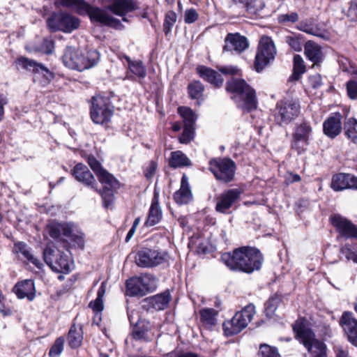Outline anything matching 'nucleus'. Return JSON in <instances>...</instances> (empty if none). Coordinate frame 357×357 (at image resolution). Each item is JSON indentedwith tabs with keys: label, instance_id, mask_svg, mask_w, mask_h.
Returning a JSON list of instances; mask_svg holds the SVG:
<instances>
[{
	"label": "nucleus",
	"instance_id": "nucleus-1",
	"mask_svg": "<svg viewBox=\"0 0 357 357\" xmlns=\"http://www.w3.org/2000/svg\"><path fill=\"white\" fill-rule=\"evenodd\" d=\"M222 262L231 271L251 273L261 268L263 256L259 250L250 247L237 248L222 255Z\"/></svg>",
	"mask_w": 357,
	"mask_h": 357
},
{
	"label": "nucleus",
	"instance_id": "nucleus-2",
	"mask_svg": "<svg viewBox=\"0 0 357 357\" xmlns=\"http://www.w3.org/2000/svg\"><path fill=\"white\" fill-rule=\"evenodd\" d=\"M62 59L64 65L68 68L82 72L98 64L100 61V53L96 50L83 52L68 47Z\"/></svg>",
	"mask_w": 357,
	"mask_h": 357
},
{
	"label": "nucleus",
	"instance_id": "nucleus-3",
	"mask_svg": "<svg viewBox=\"0 0 357 357\" xmlns=\"http://www.w3.org/2000/svg\"><path fill=\"white\" fill-rule=\"evenodd\" d=\"M296 338L302 343L312 357H327L325 344L315 338L314 332L303 319H299L293 325Z\"/></svg>",
	"mask_w": 357,
	"mask_h": 357
},
{
	"label": "nucleus",
	"instance_id": "nucleus-4",
	"mask_svg": "<svg viewBox=\"0 0 357 357\" xmlns=\"http://www.w3.org/2000/svg\"><path fill=\"white\" fill-rule=\"evenodd\" d=\"M226 89L236 94L232 98L235 99L237 106L243 110L250 112L257 108L255 91L244 79H231L227 82Z\"/></svg>",
	"mask_w": 357,
	"mask_h": 357
},
{
	"label": "nucleus",
	"instance_id": "nucleus-5",
	"mask_svg": "<svg viewBox=\"0 0 357 357\" xmlns=\"http://www.w3.org/2000/svg\"><path fill=\"white\" fill-rule=\"evenodd\" d=\"M43 258L51 269L56 273H68L74 266L70 254L47 247L43 251Z\"/></svg>",
	"mask_w": 357,
	"mask_h": 357
},
{
	"label": "nucleus",
	"instance_id": "nucleus-6",
	"mask_svg": "<svg viewBox=\"0 0 357 357\" xmlns=\"http://www.w3.org/2000/svg\"><path fill=\"white\" fill-rule=\"evenodd\" d=\"M255 314V307L253 304L245 306L241 312H236L230 321L223 324L225 334L232 336L239 333L251 321Z\"/></svg>",
	"mask_w": 357,
	"mask_h": 357
},
{
	"label": "nucleus",
	"instance_id": "nucleus-7",
	"mask_svg": "<svg viewBox=\"0 0 357 357\" xmlns=\"http://www.w3.org/2000/svg\"><path fill=\"white\" fill-rule=\"evenodd\" d=\"M301 114L300 103L294 100H282L276 104L273 112L275 122L280 126H287Z\"/></svg>",
	"mask_w": 357,
	"mask_h": 357
},
{
	"label": "nucleus",
	"instance_id": "nucleus-8",
	"mask_svg": "<svg viewBox=\"0 0 357 357\" xmlns=\"http://www.w3.org/2000/svg\"><path fill=\"white\" fill-rule=\"evenodd\" d=\"M313 131L312 126L310 121L302 120L295 124L291 148L298 154L303 153L309 144V140Z\"/></svg>",
	"mask_w": 357,
	"mask_h": 357
},
{
	"label": "nucleus",
	"instance_id": "nucleus-9",
	"mask_svg": "<svg viewBox=\"0 0 357 357\" xmlns=\"http://www.w3.org/2000/svg\"><path fill=\"white\" fill-rule=\"evenodd\" d=\"M235 169V162L229 158H214L209 162V169L217 180L223 183H229L233 180Z\"/></svg>",
	"mask_w": 357,
	"mask_h": 357
},
{
	"label": "nucleus",
	"instance_id": "nucleus-10",
	"mask_svg": "<svg viewBox=\"0 0 357 357\" xmlns=\"http://www.w3.org/2000/svg\"><path fill=\"white\" fill-rule=\"evenodd\" d=\"M114 113L109 101L100 96H93L91 108V118L96 124H103L110 121Z\"/></svg>",
	"mask_w": 357,
	"mask_h": 357
},
{
	"label": "nucleus",
	"instance_id": "nucleus-11",
	"mask_svg": "<svg viewBox=\"0 0 357 357\" xmlns=\"http://www.w3.org/2000/svg\"><path fill=\"white\" fill-rule=\"evenodd\" d=\"M276 48L271 38L264 36L260 40L255 60V68L261 71L276 55Z\"/></svg>",
	"mask_w": 357,
	"mask_h": 357
},
{
	"label": "nucleus",
	"instance_id": "nucleus-12",
	"mask_svg": "<svg viewBox=\"0 0 357 357\" xmlns=\"http://www.w3.org/2000/svg\"><path fill=\"white\" fill-rule=\"evenodd\" d=\"M49 29L51 31H61L70 33L79 26V20L70 15L59 13H53L47 20Z\"/></svg>",
	"mask_w": 357,
	"mask_h": 357
},
{
	"label": "nucleus",
	"instance_id": "nucleus-13",
	"mask_svg": "<svg viewBox=\"0 0 357 357\" xmlns=\"http://www.w3.org/2000/svg\"><path fill=\"white\" fill-rule=\"evenodd\" d=\"M167 253L157 250L142 248L135 256V262L138 266L150 268L158 266L167 261Z\"/></svg>",
	"mask_w": 357,
	"mask_h": 357
},
{
	"label": "nucleus",
	"instance_id": "nucleus-14",
	"mask_svg": "<svg viewBox=\"0 0 357 357\" xmlns=\"http://www.w3.org/2000/svg\"><path fill=\"white\" fill-rule=\"evenodd\" d=\"M222 50L231 54H240L249 47L248 38L238 33H229L225 38Z\"/></svg>",
	"mask_w": 357,
	"mask_h": 357
},
{
	"label": "nucleus",
	"instance_id": "nucleus-15",
	"mask_svg": "<svg viewBox=\"0 0 357 357\" xmlns=\"http://www.w3.org/2000/svg\"><path fill=\"white\" fill-rule=\"evenodd\" d=\"M241 190L232 188L224 191L216 198L215 210L221 213H228L234 204L240 199Z\"/></svg>",
	"mask_w": 357,
	"mask_h": 357
},
{
	"label": "nucleus",
	"instance_id": "nucleus-16",
	"mask_svg": "<svg viewBox=\"0 0 357 357\" xmlns=\"http://www.w3.org/2000/svg\"><path fill=\"white\" fill-rule=\"evenodd\" d=\"M340 324L343 328L349 342L357 347V319L351 312H343Z\"/></svg>",
	"mask_w": 357,
	"mask_h": 357
},
{
	"label": "nucleus",
	"instance_id": "nucleus-17",
	"mask_svg": "<svg viewBox=\"0 0 357 357\" xmlns=\"http://www.w3.org/2000/svg\"><path fill=\"white\" fill-rule=\"evenodd\" d=\"M331 220L332 225L342 236L347 238H357V227L350 220L337 214L332 215Z\"/></svg>",
	"mask_w": 357,
	"mask_h": 357
},
{
	"label": "nucleus",
	"instance_id": "nucleus-18",
	"mask_svg": "<svg viewBox=\"0 0 357 357\" xmlns=\"http://www.w3.org/2000/svg\"><path fill=\"white\" fill-rule=\"evenodd\" d=\"M86 11L82 15H87L91 20L93 22H98L100 24L106 26H112L117 22L113 17L109 15L108 13L102 9L92 6L89 3L86 4Z\"/></svg>",
	"mask_w": 357,
	"mask_h": 357
},
{
	"label": "nucleus",
	"instance_id": "nucleus-19",
	"mask_svg": "<svg viewBox=\"0 0 357 357\" xmlns=\"http://www.w3.org/2000/svg\"><path fill=\"white\" fill-rule=\"evenodd\" d=\"M331 188L335 191L345 189L357 190V177L350 174H335L332 178Z\"/></svg>",
	"mask_w": 357,
	"mask_h": 357
},
{
	"label": "nucleus",
	"instance_id": "nucleus-20",
	"mask_svg": "<svg viewBox=\"0 0 357 357\" xmlns=\"http://www.w3.org/2000/svg\"><path fill=\"white\" fill-rule=\"evenodd\" d=\"M46 232L57 241H63V237L70 235L73 231V223H59L55 221L50 222L46 227Z\"/></svg>",
	"mask_w": 357,
	"mask_h": 357
},
{
	"label": "nucleus",
	"instance_id": "nucleus-21",
	"mask_svg": "<svg viewBox=\"0 0 357 357\" xmlns=\"http://www.w3.org/2000/svg\"><path fill=\"white\" fill-rule=\"evenodd\" d=\"M15 64L17 69H25L36 73V75L41 74L47 79L52 76L51 73L45 66L32 59L20 57L15 61Z\"/></svg>",
	"mask_w": 357,
	"mask_h": 357
},
{
	"label": "nucleus",
	"instance_id": "nucleus-22",
	"mask_svg": "<svg viewBox=\"0 0 357 357\" xmlns=\"http://www.w3.org/2000/svg\"><path fill=\"white\" fill-rule=\"evenodd\" d=\"M342 130V115L340 113L333 114L323 123L324 133L331 139L340 135Z\"/></svg>",
	"mask_w": 357,
	"mask_h": 357
},
{
	"label": "nucleus",
	"instance_id": "nucleus-23",
	"mask_svg": "<svg viewBox=\"0 0 357 357\" xmlns=\"http://www.w3.org/2000/svg\"><path fill=\"white\" fill-rule=\"evenodd\" d=\"M102 3H110L108 8L114 14L123 16L136 8L133 0H101Z\"/></svg>",
	"mask_w": 357,
	"mask_h": 357
},
{
	"label": "nucleus",
	"instance_id": "nucleus-24",
	"mask_svg": "<svg viewBox=\"0 0 357 357\" xmlns=\"http://www.w3.org/2000/svg\"><path fill=\"white\" fill-rule=\"evenodd\" d=\"M73 174L79 182L91 186L92 188H96V179L86 165L82 163L76 165L73 169Z\"/></svg>",
	"mask_w": 357,
	"mask_h": 357
},
{
	"label": "nucleus",
	"instance_id": "nucleus-25",
	"mask_svg": "<svg viewBox=\"0 0 357 357\" xmlns=\"http://www.w3.org/2000/svg\"><path fill=\"white\" fill-rule=\"evenodd\" d=\"M13 291L21 299L27 298L29 301H32L36 296L34 282L31 280H25L17 283Z\"/></svg>",
	"mask_w": 357,
	"mask_h": 357
},
{
	"label": "nucleus",
	"instance_id": "nucleus-26",
	"mask_svg": "<svg viewBox=\"0 0 357 357\" xmlns=\"http://www.w3.org/2000/svg\"><path fill=\"white\" fill-rule=\"evenodd\" d=\"M174 199L179 204H185L192 199V194L190 188L188 178L183 175L181 181V187L174 195Z\"/></svg>",
	"mask_w": 357,
	"mask_h": 357
},
{
	"label": "nucleus",
	"instance_id": "nucleus-27",
	"mask_svg": "<svg viewBox=\"0 0 357 357\" xmlns=\"http://www.w3.org/2000/svg\"><path fill=\"white\" fill-rule=\"evenodd\" d=\"M197 71L202 78L215 86H220L223 82L221 75L211 68L199 66Z\"/></svg>",
	"mask_w": 357,
	"mask_h": 357
},
{
	"label": "nucleus",
	"instance_id": "nucleus-28",
	"mask_svg": "<svg viewBox=\"0 0 357 357\" xmlns=\"http://www.w3.org/2000/svg\"><path fill=\"white\" fill-rule=\"evenodd\" d=\"M13 250L17 254H22L30 263L35 265L38 268H41L43 263L36 258L31 252L30 248L23 242H17L14 245Z\"/></svg>",
	"mask_w": 357,
	"mask_h": 357
},
{
	"label": "nucleus",
	"instance_id": "nucleus-29",
	"mask_svg": "<svg viewBox=\"0 0 357 357\" xmlns=\"http://www.w3.org/2000/svg\"><path fill=\"white\" fill-rule=\"evenodd\" d=\"M304 50L306 57L314 63L321 61L323 53L321 47L318 44L309 40L305 43Z\"/></svg>",
	"mask_w": 357,
	"mask_h": 357
},
{
	"label": "nucleus",
	"instance_id": "nucleus-30",
	"mask_svg": "<svg viewBox=\"0 0 357 357\" xmlns=\"http://www.w3.org/2000/svg\"><path fill=\"white\" fill-rule=\"evenodd\" d=\"M151 330L149 321L143 319L137 321L132 329V336L135 340H149L148 332Z\"/></svg>",
	"mask_w": 357,
	"mask_h": 357
},
{
	"label": "nucleus",
	"instance_id": "nucleus-31",
	"mask_svg": "<svg viewBox=\"0 0 357 357\" xmlns=\"http://www.w3.org/2000/svg\"><path fill=\"white\" fill-rule=\"evenodd\" d=\"M162 218V211L158 206V199L155 196L152 200L148 219L145 224L148 227L153 226L159 222Z\"/></svg>",
	"mask_w": 357,
	"mask_h": 357
},
{
	"label": "nucleus",
	"instance_id": "nucleus-32",
	"mask_svg": "<svg viewBox=\"0 0 357 357\" xmlns=\"http://www.w3.org/2000/svg\"><path fill=\"white\" fill-rule=\"evenodd\" d=\"M171 296L169 291L153 296L150 299V303L156 310H162L166 308L170 301Z\"/></svg>",
	"mask_w": 357,
	"mask_h": 357
},
{
	"label": "nucleus",
	"instance_id": "nucleus-33",
	"mask_svg": "<svg viewBox=\"0 0 357 357\" xmlns=\"http://www.w3.org/2000/svg\"><path fill=\"white\" fill-rule=\"evenodd\" d=\"M169 165L174 168L189 166L190 165V160L181 151H177L172 153Z\"/></svg>",
	"mask_w": 357,
	"mask_h": 357
},
{
	"label": "nucleus",
	"instance_id": "nucleus-34",
	"mask_svg": "<svg viewBox=\"0 0 357 357\" xmlns=\"http://www.w3.org/2000/svg\"><path fill=\"white\" fill-rule=\"evenodd\" d=\"M344 135L353 143L357 144V120L349 118L344 123Z\"/></svg>",
	"mask_w": 357,
	"mask_h": 357
},
{
	"label": "nucleus",
	"instance_id": "nucleus-35",
	"mask_svg": "<svg viewBox=\"0 0 357 357\" xmlns=\"http://www.w3.org/2000/svg\"><path fill=\"white\" fill-rule=\"evenodd\" d=\"M184 122V127L195 128V123L197 119L195 113L189 107H180L178 109Z\"/></svg>",
	"mask_w": 357,
	"mask_h": 357
},
{
	"label": "nucleus",
	"instance_id": "nucleus-36",
	"mask_svg": "<svg viewBox=\"0 0 357 357\" xmlns=\"http://www.w3.org/2000/svg\"><path fill=\"white\" fill-rule=\"evenodd\" d=\"M126 61L128 62L130 71L136 76L144 78L146 75V68L141 61H132L130 57L125 56Z\"/></svg>",
	"mask_w": 357,
	"mask_h": 357
},
{
	"label": "nucleus",
	"instance_id": "nucleus-37",
	"mask_svg": "<svg viewBox=\"0 0 357 357\" xmlns=\"http://www.w3.org/2000/svg\"><path fill=\"white\" fill-rule=\"evenodd\" d=\"M297 29L306 33L321 37L319 29L314 24L312 19H308L299 22L297 25Z\"/></svg>",
	"mask_w": 357,
	"mask_h": 357
},
{
	"label": "nucleus",
	"instance_id": "nucleus-38",
	"mask_svg": "<svg viewBox=\"0 0 357 357\" xmlns=\"http://www.w3.org/2000/svg\"><path fill=\"white\" fill-rule=\"evenodd\" d=\"M126 291L127 294L131 296H143L146 295L143 287H142V285L135 278H130L126 281Z\"/></svg>",
	"mask_w": 357,
	"mask_h": 357
},
{
	"label": "nucleus",
	"instance_id": "nucleus-39",
	"mask_svg": "<svg viewBox=\"0 0 357 357\" xmlns=\"http://www.w3.org/2000/svg\"><path fill=\"white\" fill-rule=\"evenodd\" d=\"M305 70L306 67L303 58L298 54L295 55L294 56L293 74L290 79L296 81L298 80L301 75L305 72Z\"/></svg>",
	"mask_w": 357,
	"mask_h": 357
},
{
	"label": "nucleus",
	"instance_id": "nucleus-40",
	"mask_svg": "<svg viewBox=\"0 0 357 357\" xmlns=\"http://www.w3.org/2000/svg\"><path fill=\"white\" fill-rule=\"evenodd\" d=\"M244 6L249 14L261 15V13L265 7V3L263 0H247Z\"/></svg>",
	"mask_w": 357,
	"mask_h": 357
},
{
	"label": "nucleus",
	"instance_id": "nucleus-41",
	"mask_svg": "<svg viewBox=\"0 0 357 357\" xmlns=\"http://www.w3.org/2000/svg\"><path fill=\"white\" fill-rule=\"evenodd\" d=\"M82 338L80 330H77L75 325L72 326L68 335L69 346L72 348L79 347L81 345Z\"/></svg>",
	"mask_w": 357,
	"mask_h": 357
},
{
	"label": "nucleus",
	"instance_id": "nucleus-42",
	"mask_svg": "<svg viewBox=\"0 0 357 357\" xmlns=\"http://www.w3.org/2000/svg\"><path fill=\"white\" fill-rule=\"evenodd\" d=\"M99 181L102 184L107 185L111 188H116L119 185L118 181L114 177L112 174L109 173L105 169L96 175Z\"/></svg>",
	"mask_w": 357,
	"mask_h": 357
},
{
	"label": "nucleus",
	"instance_id": "nucleus-43",
	"mask_svg": "<svg viewBox=\"0 0 357 357\" xmlns=\"http://www.w3.org/2000/svg\"><path fill=\"white\" fill-rule=\"evenodd\" d=\"M284 42L295 52L302 50V36L300 34L291 33L284 38Z\"/></svg>",
	"mask_w": 357,
	"mask_h": 357
},
{
	"label": "nucleus",
	"instance_id": "nucleus-44",
	"mask_svg": "<svg viewBox=\"0 0 357 357\" xmlns=\"http://www.w3.org/2000/svg\"><path fill=\"white\" fill-rule=\"evenodd\" d=\"M66 238L72 242L73 246L77 247L79 249H84V234L79 231H75L74 225L73 224V231L70 235H66Z\"/></svg>",
	"mask_w": 357,
	"mask_h": 357
},
{
	"label": "nucleus",
	"instance_id": "nucleus-45",
	"mask_svg": "<svg viewBox=\"0 0 357 357\" xmlns=\"http://www.w3.org/2000/svg\"><path fill=\"white\" fill-rule=\"evenodd\" d=\"M204 87L199 81H195L190 83L188 86V93L192 99L199 100L203 94Z\"/></svg>",
	"mask_w": 357,
	"mask_h": 357
},
{
	"label": "nucleus",
	"instance_id": "nucleus-46",
	"mask_svg": "<svg viewBox=\"0 0 357 357\" xmlns=\"http://www.w3.org/2000/svg\"><path fill=\"white\" fill-rule=\"evenodd\" d=\"M202 321L210 326H214L216 323L217 312L214 309L206 308L200 311Z\"/></svg>",
	"mask_w": 357,
	"mask_h": 357
},
{
	"label": "nucleus",
	"instance_id": "nucleus-47",
	"mask_svg": "<svg viewBox=\"0 0 357 357\" xmlns=\"http://www.w3.org/2000/svg\"><path fill=\"white\" fill-rule=\"evenodd\" d=\"M60 3L62 6L70 7L76 9L79 14H83L86 7L87 3L84 0H59Z\"/></svg>",
	"mask_w": 357,
	"mask_h": 357
},
{
	"label": "nucleus",
	"instance_id": "nucleus-48",
	"mask_svg": "<svg viewBox=\"0 0 357 357\" xmlns=\"http://www.w3.org/2000/svg\"><path fill=\"white\" fill-rule=\"evenodd\" d=\"M135 278L137 280V282L142 285L146 294L153 289L155 284V278L149 274H143Z\"/></svg>",
	"mask_w": 357,
	"mask_h": 357
},
{
	"label": "nucleus",
	"instance_id": "nucleus-49",
	"mask_svg": "<svg viewBox=\"0 0 357 357\" xmlns=\"http://www.w3.org/2000/svg\"><path fill=\"white\" fill-rule=\"evenodd\" d=\"M95 189L97 192H98L100 194L102 201H103L104 206L105 208L109 207L113 204V202H114V192H113L114 188H108V187L105 186L102 190H98L96 188H95Z\"/></svg>",
	"mask_w": 357,
	"mask_h": 357
},
{
	"label": "nucleus",
	"instance_id": "nucleus-50",
	"mask_svg": "<svg viewBox=\"0 0 357 357\" xmlns=\"http://www.w3.org/2000/svg\"><path fill=\"white\" fill-rule=\"evenodd\" d=\"M299 19L298 14L296 12H288L278 15V23L287 24L296 22Z\"/></svg>",
	"mask_w": 357,
	"mask_h": 357
},
{
	"label": "nucleus",
	"instance_id": "nucleus-51",
	"mask_svg": "<svg viewBox=\"0 0 357 357\" xmlns=\"http://www.w3.org/2000/svg\"><path fill=\"white\" fill-rule=\"evenodd\" d=\"M64 342L65 339L63 337H58L50 348L49 356L50 357H59L63 350Z\"/></svg>",
	"mask_w": 357,
	"mask_h": 357
},
{
	"label": "nucleus",
	"instance_id": "nucleus-52",
	"mask_svg": "<svg viewBox=\"0 0 357 357\" xmlns=\"http://www.w3.org/2000/svg\"><path fill=\"white\" fill-rule=\"evenodd\" d=\"M280 303V298L278 296L271 298L265 304V312L266 315L271 317L274 314Z\"/></svg>",
	"mask_w": 357,
	"mask_h": 357
},
{
	"label": "nucleus",
	"instance_id": "nucleus-53",
	"mask_svg": "<svg viewBox=\"0 0 357 357\" xmlns=\"http://www.w3.org/2000/svg\"><path fill=\"white\" fill-rule=\"evenodd\" d=\"M340 252L348 261L351 260L357 264V250L353 249L349 245L347 244L342 247Z\"/></svg>",
	"mask_w": 357,
	"mask_h": 357
},
{
	"label": "nucleus",
	"instance_id": "nucleus-54",
	"mask_svg": "<svg viewBox=\"0 0 357 357\" xmlns=\"http://www.w3.org/2000/svg\"><path fill=\"white\" fill-rule=\"evenodd\" d=\"M259 354L261 357H280L275 348L266 344L260 347Z\"/></svg>",
	"mask_w": 357,
	"mask_h": 357
},
{
	"label": "nucleus",
	"instance_id": "nucleus-55",
	"mask_svg": "<svg viewBox=\"0 0 357 357\" xmlns=\"http://www.w3.org/2000/svg\"><path fill=\"white\" fill-rule=\"evenodd\" d=\"M176 20V15L175 13L170 12L166 15L165 23H164V31L165 33H168L172 26L174 25Z\"/></svg>",
	"mask_w": 357,
	"mask_h": 357
},
{
	"label": "nucleus",
	"instance_id": "nucleus-56",
	"mask_svg": "<svg viewBox=\"0 0 357 357\" xmlns=\"http://www.w3.org/2000/svg\"><path fill=\"white\" fill-rule=\"evenodd\" d=\"M195 128L184 127L183 133L179 137V141L182 144H188L192 139L194 135Z\"/></svg>",
	"mask_w": 357,
	"mask_h": 357
},
{
	"label": "nucleus",
	"instance_id": "nucleus-57",
	"mask_svg": "<svg viewBox=\"0 0 357 357\" xmlns=\"http://www.w3.org/2000/svg\"><path fill=\"white\" fill-rule=\"evenodd\" d=\"M347 15L351 21H357V0H351Z\"/></svg>",
	"mask_w": 357,
	"mask_h": 357
},
{
	"label": "nucleus",
	"instance_id": "nucleus-58",
	"mask_svg": "<svg viewBox=\"0 0 357 357\" xmlns=\"http://www.w3.org/2000/svg\"><path fill=\"white\" fill-rule=\"evenodd\" d=\"M54 49V42L52 38H45L43 40L41 51L45 54H52Z\"/></svg>",
	"mask_w": 357,
	"mask_h": 357
},
{
	"label": "nucleus",
	"instance_id": "nucleus-59",
	"mask_svg": "<svg viewBox=\"0 0 357 357\" xmlns=\"http://www.w3.org/2000/svg\"><path fill=\"white\" fill-rule=\"evenodd\" d=\"M198 18V13L195 9L186 10L185 12L184 20L185 22L191 24L195 22Z\"/></svg>",
	"mask_w": 357,
	"mask_h": 357
},
{
	"label": "nucleus",
	"instance_id": "nucleus-60",
	"mask_svg": "<svg viewBox=\"0 0 357 357\" xmlns=\"http://www.w3.org/2000/svg\"><path fill=\"white\" fill-rule=\"evenodd\" d=\"M88 163L96 175L104 169L100 163L94 157H89L88 159Z\"/></svg>",
	"mask_w": 357,
	"mask_h": 357
},
{
	"label": "nucleus",
	"instance_id": "nucleus-61",
	"mask_svg": "<svg viewBox=\"0 0 357 357\" xmlns=\"http://www.w3.org/2000/svg\"><path fill=\"white\" fill-rule=\"evenodd\" d=\"M89 307H91L96 312H100L103 310V300L96 298L94 301L89 303Z\"/></svg>",
	"mask_w": 357,
	"mask_h": 357
},
{
	"label": "nucleus",
	"instance_id": "nucleus-62",
	"mask_svg": "<svg viewBox=\"0 0 357 357\" xmlns=\"http://www.w3.org/2000/svg\"><path fill=\"white\" fill-rule=\"evenodd\" d=\"M309 82L313 88H318L322 84V77L319 74H315L309 77Z\"/></svg>",
	"mask_w": 357,
	"mask_h": 357
},
{
	"label": "nucleus",
	"instance_id": "nucleus-63",
	"mask_svg": "<svg viewBox=\"0 0 357 357\" xmlns=\"http://www.w3.org/2000/svg\"><path fill=\"white\" fill-rule=\"evenodd\" d=\"M157 168V164L154 161H151L146 169L145 170V176L147 178H151L155 174Z\"/></svg>",
	"mask_w": 357,
	"mask_h": 357
},
{
	"label": "nucleus",
	"instance_id": "nucleus-64",
	"mask_svg": "<svg viewBox=\"0 0 357 357\" xmlns=\"http://www.w3.org/2000/svg\"><path fill=\"white\" fill-rule=\"evenodd\" d=\"M335 353L336 357H351L349 354L348 349L341 346H337L335 348Z\"/></svg>",
	"mask_w": 357,
	"mask_h": 357
}]
</instances>
